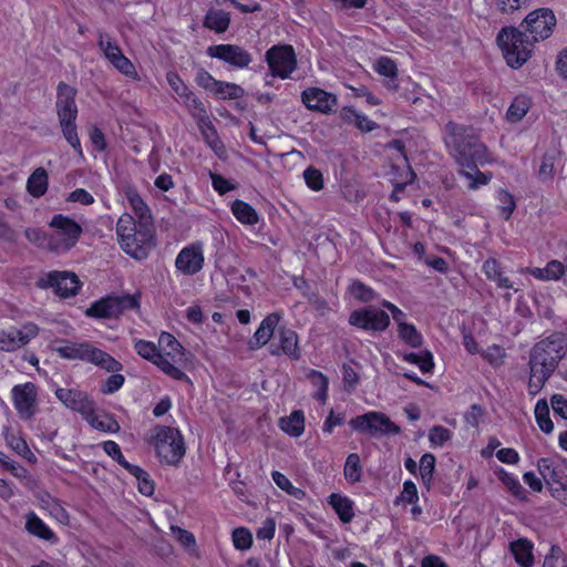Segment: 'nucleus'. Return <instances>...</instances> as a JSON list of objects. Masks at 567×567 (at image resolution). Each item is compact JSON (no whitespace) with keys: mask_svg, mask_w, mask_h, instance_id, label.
I'll return each mask as SVG.
<instances>
[{"mask_svg":"<svg viewBox=\"0 0 567 567\" xmlns=\"http://www.w3.org/2000/svg\"><path fill=\"white\" fill-rule=\"evenodd\" d=\"M39 328L34 323H28L23 330L11 327L10 329H0V350L12 352L30 342L37 337Z\"/></svg>","mask_w":567,"mask_h":567,"instance_id":"f3484780","label":"nucleus"},{"mask_svg":"<svg viewBox=\"0 0 567 567\" xmlns=\"http://www.w3.org/2000/svg\"><path fill=\"white\" fill-rule=\"evenodd\" d=\"M272 480L278 487H280L282 491H286L297 499H302L305 497L306 493L302 489L295 487L289 478L280 472H272Z\"/></svg>","mask_w":567,"mask_h":567,"instance_id":"864d4df0","label":"nucleus"},{"mask_svg":"<svg viewBox=\"0 0 567 567\" xmlns=\"http://www.w3.org/2000/svg\"><path fill=\"white\" fill-rule=\"evenodd\" d=\"M167 83L176 95L181 99V103L188 110L189 114L197 120V122H206L207 127L215 135V127L209 121L208 112L195 93L184 83L181 76L173 71L166 74Z\"/></svg>","mask_w":567,"mask_h":567,"instance_id":"39448f33","label":"nucleus"},{"mask_svg":"<svg viewBox=\"0 0 567 567\" xmlns=\"http://www.w3.org/2000/svg\"><path fill=\"white\" fill-rule=\"evenodd\" d=\"M301 101L310 111L330 114L336 112L338 99L320 87H308L301 93Z\"/></svg>","mask_w":567,"mask_h":567,"instance_id":"6ab92c4d","label":"nucleus"},{"mask_svg":"<svg viewBox=\"0 0 567 567\" xmlns=\"http://www.w3.org/2000/svg\"><path fill=\"white\" fill-rule=\"evenodd\" d=\"M374 70L380 75L388 78L384 85L390 90H398L399 85L395 83V79L398 75V68L394 61L388 56L380 58L375 64Z\"/></svg>","mask_w":567,"mask_h":567,"instance_id":"2f4dec72","label":"nucleus"},{"mask_svg":"<svg viewBox=\"0 0 567 567\" xmlns=\"http://www.w3.org/2000/svg\"><path fill=\"white\" fill-rule=\"evenodd\" d=\"M403 360L409 363L416 364L423 373H429L434 368V361L432 353L426 350L422 354L417 353H405Z\"/></svg>","mask_w":567,"mask_h":567,"instance_id":"de8ad7c7","label":"nucleus"},{"mask_svg":"<svg viewBox=\"0 0 567 567\" xmlns=\"http://www.w3.org/2000/svg\"><path fill=\"white\" fill-rule=\"evenodd\" d=\"M203 245L194 243L184 247L175 259V266L178 271L186 276H193L199 272L204 267Z\"/></svg>","mask_w":567,"mask_h":567,"instance_id":"a211bd4d","label":"nucleus"},{"mask_svg":"<svg viewBox=\"0 0 567 567\" xmlns=\"http://www.w3.org/2000/svg\"><path fill=\"white\" fill-rule=\"evenodd\" d=\"M76 91L64 82H60L56 92V113L59 120L63 118H76L78 107L75 104Z\"/></svg>","mask_w":567,"mask_h":567,"instance_id":"5701e85b","label":"nucleus"},{"mask_svg":"<svg viewBox=\"0 0 567 567\" xmlns=\"http://www.w3.org/2000/svg\"><path fill=\"white\" fill-rule=\"evenodd\" d=\"M550 403L554 412L561 419L567 420V400L561 394H554Z\"/></svg>","mask_w":567,"mask_h":567,"instance_id":"774afa93","label":"nucleus"},{"mask_svg":"<svg viewBox=\"0 0 567 567\" xmlns=\"http://www.w3.org/2000/svg\"><path fill=\"white\" fill-rule=\"evenodd\" d=\"M496 474L498 480L516 498L526 499V492L516 477L503 468H501Z\"/></svg>","mask_w":567,"mask_h":567,"instance_id":"49530a36","label":"nucleus"},{"mask_svg":"<svg viewBox=\"0 0 567 567\" xmlns=\"http://www.w3.org/2000/svg\"><path fill=\"white\" fill-rule=\"evenodd\" d=\"M451 439L452 432L442 425H434L429 432V441L434 446L441 447Z\"/></svg>","mask_w":567,"mask_h":567,"instance_id":"13d9d810","label":"nucleus"},{"mask_svg":"<svg viewBox=\"0 0 567 567\" xmlns=\"http://www.w3.org/2000/svg\"><path fill=\"white\" fill-rule=\"evenodd\" d=\"M231 212L243 224L255 225L258 223V214L256 209L244 200L236 199L231 205Z\"/></svg>","mask_w":567,"mask_h":567,"instance_id":"e433bc0d","label":"nucleus"},{"mask_svg":"<svg viewBox=\"0 0 567 567\" xmlns=\"http://www.w3.org/2000/svg\"><path fill=\"white\" fill-rule=\"evenodd\" d=\"M349 323L365 331L382 332L390 326V317L384 310L369 306L352 311Z\"/></svg>","mask_w":567,"mask_h":567,"instance_id":"ddd939ff","label":"nucleus"},{"mask_svg":"<svg viewBox=\"0 0 567 567\" xmlns=\"http://www.w3.org/2000/svg\"><path fill=\"white\" fill-rule=\"evenodd\" d=\"M497 43L511 68L518 69L530 58L534 42L520 28L505 27L497 34Z\"/></svg>","mask_w":567,"mask_h":567,"instance_id":"7ed1b4c3","label":"nucleus"},{"mask_svg":"<svg viewBox=\"0 0 567 567\" xmlns=\"http://www.w3.org/2000/svg\"><path fill=\"white\" fill-rule=\"evenodd\" d=\"M272 355L286 354L292 360L300 358L297 333L286 327H279L275 333L274 341L269 346Z\"/></svg>","mask_w":567,"mask_h":567,"instance_id":"aec40b11","label":"nucleus"},{"mask_svg":"<svg viewBox=\"0 0 567 567\" xmlns=\"http://www.w3.org/2000/svg\"><path fill=\"white\" fill-rule=\"evenodd\" d=\"M134 349L137 352L138 355H141L143 359H146L151 361L152 363H156L158 359L163 355L155 343L146 340H135L134 341Z\"/></svg>","mask_w":567,"mask_h":567,"instance_id":"09e8293b","label":"nucleus"},{"mask_svg":"<svg viewBox=\"0 0 567 567\" xmlns=\"http://www.w3.org/2000/svg\"><path fill=\"white\" fill-rule=\"evenodd\" d=\"M567 353V336L553 332L536 342L529 352L528 393L538 394Z\"/></svg>","mask_w":567,"mask_h":567,"instance_id":"f03ea898","label":"nucleus"},{"mask_svg":"<svg viewBox=\"0 0 567 567\" xmlns=\"http://www.w3.org/2000/svg\"><path fill=\"white\" fill-rule=\"evenodd\" d=\"M49 177L43 167H38L27 181V190L33 197H41L48 189Z\"/></svg>","mask_w":567,"mask_h":567,"instance_id":"c756f323","label":"nucleus"},{"mask_svg":"<svg viewBox=\"0 0 567 567\" xmlns=\"http://www.w3.org/2000/svg\"><path fill=\"white\" fill-rule=\"evenodd\" d=\"M233 542L237 549H249L252 545V535L247 528L238 527L233 532Z\"/></svg>","mask_w":567,"mask_h":567,"instance_id":"bf43d9fd","label":"nucleus"},{"mask_svg":"<svg viewBox=\"0 0 567 567\" xmlns=\"http://www.w3.org/2000/svg\"><path fill=\"white\" fill-rule=\"evenodd\" d=\"M444 142L451 156L461 167L460 174L468 182L467 188L475 190L492 179V173H483L478 165L488 162L487 150L471 126L449 122L444 128Z\"/></svg>","mask_w":567,"mask_h":567,"instance_id":"f257e3e1","label":"nucleus"},{"mask_svg":"<svg viewBox=\"0 0 567 567\" xmlns=\"http://www.w3.org/2000/svg\"><path fill=\"white\" fill-rule=\"evenodd\" d=\"M158 343L166 351V354H164L166 358L169 357L174 362L182 360L184 355L183 347L173 334L162 332Z\"/></svg>","mask_w":567,"mask_h":567,"instance_id":"58836bf2","label":"nucleus"},{"mask_svg":"<svg viewBox=\"0 0 567 567\" xmlns=\"http://www.w3.org/2000/svg\"><path fill=\"white\" fill-rule=\"evenodd\" d=\"M91 424L93 427H95L100 431L109 432V433H116L117 431H120L118 423L113 417H111L109 415H105L104 419H100L99 416H93L91 419Z\"/></svg>","mask_w":567,"mask_h":567,"instance_id":"e2e57ef3","label":"nucleus"},{"mask_svg":"<svg viewBox=\"0 0 567 567\" xmlns=\"http://www.w3.org/2000/svg\"><path fill=\"white\" fill-rule=\"evenodd\" d=\"M13 405L24 421L32 420L38 413V389L32 382L17 384L11 390Z\"/></svg>","mask_w":567,"mask_h":567,"instance_id":"4468645a","label":"nucleus"},{"mask_svg":"<svg viewBox=\"0 0 567 567\" xmlns=\"http://www.w3.org/2000/svg\"><path fill=\"white\" fill-rule=\"evenodd\" d=\"M482 271L486 276V278L491 281H494L498 288L502 289H512L513 284L504 276L501 264L495 258H488L483 262Z\"/></svg>","mask_w":567,"mask_h":567,"instance_id":"bb28decb","label":"nucleus"},{"mask_svg":"<svg viewBox=\"0 0 567 567\" xmlns=\"http://www.w3.org/2000/svg\"><path fill=\"white\" fill-rule=\"evenodd\" d=\"M497 198L502 217L506 220L509 219L516 207L513 195L505 189H499Z\"/></svg>","mask_w":567,"mask_h":567,"instance_id":"4d7b16f0","label":"nucleus"},{"mask_svg":"<svg viewBox=\"0 0 567 567\" xmlns=\"http://www.w3.org/2000/svg\"><path fill=\"white\" fill-rule=\"evenodd\" d=\"M136 230V224L132 216L125 214L118 218L116 224V235L120 244L123 243V240H128L130 236H135Z\"/></svg>","mask_w":567,"mask_h":567,"instance_id":"8fccbe9b","label":"nucleus"},{"mask_svg":"<svg viewBox=\"0 0 567 567\" xmlns=\"http://www.w3.org/2000/svg\"><path fill=\"white\" fill-rule=\"evenodd\" d=\"M212 185L219 195H225L227 192L235 188V186L225 177L216 173H209Z\"/></svg>","mask_w":567,"mask_h":567,"instance_id":"338daca9","label":"nucleus"},{"mask_svg":"<svg viewBox=\"0 0 567 567\" xmlns=\"http://www.w3.org/2000/svg\"><path fill=\"white\" fill-rule=\"evenodd\" d=\"M212 94L221 100H238L245 95V90L236 83L218 80Z\"/></svg>","mask_w":567,"mask_h":567,"instance_id":"a19ab883","label":"nucleus"},{"mask_svg":"<svg viewBox=\"0 0 567 567\" xmlns=\"http://www.w3.org/2000/svg\"><path fill=\"white\" fill-rule=\"evenodd\" d=\"M556 25V17L548 8H540L527 14L520 24V29L526 32L535 43L547 39Z\"/></svg>","mask_w":567,"mask_h":567,"instance_id":"9b49d317","label":"nucleus"},{"mask_svg":"<svg viewBox=\"0 0 567 567\" xmlns=\"http://www.w3.org/2000/svg\"><path fill=\"white\" fill-rule=\"evenodd\" d=\"M351 295L361 302H370L375 299L374 290L359 280H354L349 287Z\"/></svg>","mask_w":567,"mask_h":567,"instance_id":"603ef678","label":"nucleus"},{"mask_svg":"<svg viewBox=\"0 0 567 567\" xmlns=\"http://www.w3.org/2000/svg\"><path fill=\"white\" fill-rule=\"evenodd\" d=\"M140 308L137 296H107L93 302L85 311V315L97 319L118 318L125 310Z\"/></svg>","mask_w":567,"mask_h":567,"instance_id":"0eeeda50","label":"nucleus"},{"mask_svg":"<svg viewBox=\"0 0 567 567\" xmlns=\"http://www.w3.org/2000/svg\"><path fill=\"white\" fill-rule=\"evenodd\" d=\"M530 107V100L526 95L516 96L507 110L506 117L511 122L520 121Z\"/></svg>","mask_w":567,"mask_h":567,"instance_id":"79ce46f5","label":"nucleus"},{"mask_svg":"<svg viewBox=\"0 0 567 567\" xmlns=\"http://www.w3.org/2000/svg\"><path fill=\"white\" fill-rule=\"evenodd\" d=\"M127 200L140 219V227L150 226L152 224L151 212L142 197L136 192L130 190L127 193Z\"/></svg>","mask_w":567,"mask_h":567,"instance_id":"473e14b6","label":"nucleus"},{"mask_svg":"<svg viewBox=\"0 0 567 567\" xmlns=\"http://www.w3.org/2000/svg\"><path fill=\"white\" fill-rule=\"evenodd\" d=\"M125 382L124 375L114 372L112 373L101 386L103 394H113L118 391Z\"/></svg>","mask_w":567,"mask_h":567,"instance_id":"680f3d73","label":"nucleus"},{"mask_svg":"<svg viewBox=\"0 0 567 567\" xmlns=\"http://www.w3.org/2000/svg\"><path fill=\"white\" fill-rule=\"evenodd\" d=\"M154 447L159 462L167 465H177L185 455L184 439L174 427H157Z\"/></svg>","mask_w":567,"mask_h":567,"instance_id":"20e7f679","label":"nucleus"},{"mask_svg":"<svg viewBox=\"0 0 567 567\" xmlns=\"http://www.w3.org/2000/svg\"><path fill=\"white\" fill-rule=\"evenodd\" d=\"M543 567H567L563 550L559 546H551L550 554L545 557Z\"/></svg>","mask_w":567,"mask_h":567,"instance_id":"0e129e2a","label":"nucleus"},{"mask_svg":"<svg viewBox=\"0 0 567 567\" xmlns=\"http://www.w3.org/2000/svg\"><path fill=\"white\" fill-rule=\"evenodd\" d=\"M343 474L347 481L351 483L360 482L362 478V466L360 463V456L357 453H351L348 455Z\"/></svg>","mask_w":567,"mask_h":567,"instance_id":"c03bdc74","label":"nucleus"},{"mask_svg":"<svg viewBox=\"0 0 567 567\" xmlns=\"http://www.w3.org/2000/svg\"><path fill=\"white\" fill-rule=\"evenodd\" d=\"M206 54L235 69H246L252 62L251 53L237 44H214L207 48Z\"/></svg>","mask_w":567,"mask_h":567,"instance_id":"2eb2a0df","label":"nucleus"},{"mask_svg":"<svg viewBox=\"0 0 567 567\" xmlns=\"http://www.w3.org/2000/svg\"><path fill=\"white\" fill-rule=\"evenodd\" d=\"M435 470V456L432 453H425L420 460V475L424 485L430 486Z\"/></svg>","mask_w":567,"mask_h":567,"instance_id":"3c124183","label":"nucleus"},{"mask_svg":"<svg viewBox=\"0 0 567 567\" xmlns=\"http://www.w3.org/2000/svg\"><path fill=\"white\" fill-rule=\"evenodd\" d=\"M3 436L7 444L19 455L27 458L29 462H35L37 457L29 449L27 442L17 436L13 432H11L8 427L3 430Z\"/></svg>","mask_w":567,"mask_h":567,"instance_id":"f704fd0d","label":"nucleus"},{"mask_svg":"<svg viewBox=\"0 0 567 567\" xmlns=\"http://www.w3.org/2000/svg\"><path fill=\"white\" fill-rule=\"evenodd\" d=\"M349 425L357 432L369 433L371 436L396 435L401 429L388 415L381 412H368L350 420Z\"/></svg>","mask_w":567,"mask_h":567,"instance_id":"9d476101","label":"nucleus"},{"mask_svg":"<svg viewBox=\"0 0 567 567\" xmlns=\"http://www.w3.org/2000/svg\"><path fill=\"white\" fill-rule=\"evenodd\" d=\"M280 321V316L277 312L268 315L259 324L252 338L248 341V347L251 350L260 349L266 346L272 337H275L277 326Z\"/></svg>","mask_w":567,"mask_h":567,"instance_id":"b1692460","label":"nucleus"},{"mask_svg":"<svg viewBox=\"0 0 567 567\" xmlns=\"http://www.w3.org/2000/svg\"><path fill=\"white\" fill-rule=\"evenodd\" d=\"M90 363L100 367L109 372H120L123 370V364L114 359L112 355L106 353L105 351L94 348L91 351Z\"/></svg>","mask_w":567,"mask_h":567,"instance_id":"7c9ffc66","label":"nucleus"},{"mask_svg":"<svg viewBox=\"0 0 567 567\" xmlns=\"http://www.w3.org/2000/svg\"><path fill=\"white\" fill-rule=\"evenodd\" d=\"M537 468L543 480L549 486L553 497L567 501V465L550 457L538 460Z\"/></svg>","mask_w":567,"mask_h":567,"instance_id":"6e6552de","label":"nucleus"},{"mask_svg":"<svg viewBox=\"0 0 567 567\" xmlns=\"http://www.w3.org/2000/svg\"><path fill=\"white\" fill-rule=\"evenodd\" d=\"M329 505L334 509L342 523H350L354 516L353 502L340 494H331L329 496Z\"/></svg>","mask_w":567,"mask_h":567,"instance_id":"c85d7f7f","label":"nucleus"},{"mask_svg":"<svg viewBox=\"0 0 567 567\" xmlns=\"http://www.w3.org/2000/svg\"><path fill=\"white\" fill-rule=\"evenodd\" d=\"M203 24L216 33H224L229 28L230 16L224 10L210 9L207 11Z\"/></svg>","mask_w":567,"mask_h":567,"instance_id":"cd10ccee","label":"nucleus"},{"mask_svg":"<svg viewBox=\"0 0 567 567\" xmlns=\"http://www.w3.org/2000/svg\"><path fill=\"white\" fill-rule=\"evenodd\" d=\"M560 155L556 147H551L545 152L542 158V164L538 169V178L542 182L551 181L555 176V164Z\"/></svg>","mask_w":567,"mask_h":567,"instance_id":"72a5a7b5","label":"nucleus"},{"mask_svg":"<svg viewBox=\"0 0 567 567\" xmlns=\"http://www.w3.org/2000/svg\"><path fill=\"white\" fill-rule=\"evenodd\" d=\"M25 529L30 534L44 540H52L55 538V534L34 513H30L27 516Z\"/></svg>","mask_w":567,"mask_h":567,"instance_id":"4c0bfd02","label":"nucleus"},{"mask_svg":"<svg viewBox=\"0 0 567 567\" xmlns=\"http://www.w3.org/2000/svg\"><path fill=\"white\" fill-rule=\"evenodd\" d=\"M265 58L272 76L288 79L297 66L293 48L288 44L271 47Z\"/></svg>","mask_w":567,"mask_h":567,"instance_id":"f8f14e48","label":"nucleus"},{"mask_svg":"<svg viewBox=\"0 0 567 567\" xmlns=\"http://www.w3.org/2000/svg\"><path fill=\"white\" fill-rule=\"evenodd\" d=\"M93 346L89 342L64 341L62 346L54 348V351L63 359L90 361Z\"/></svg>","mask_w":567,"mask_h":567,"instance_id":"393cba45","label":"nucleus"},{"mask_svg":"<svg viewBox=\"0 0 567 567\" xmlns=\"http://www.w3.org/2000/svg\"><path fill=\"white\" fill-rule=\"evenodd\" d=\"M155 365L174 380L189 382V378L186 375V373L171 363L164 354L158 359Z\"/></svg>","mask_w":567,"mask_h":567,"instance_id":"5fc2aeb1","label":"nucleus"},{"mask_svg":"<svg viewBox=\"0 0 567 567\" xmlns=\"http://www.w3.org/2000/svg\"><path fill=\"white\" fill-rule=\"evenodd\" d=\"M54 231L49 237V248L53 251H66L72 248L82 234L81 226L70 217L55 215L49 223Z\"/></svg>","mask_w":567,"mask_h":567,"instance_id":"423d86ee","label":"nucleus"},{"mask_svg":"<svg viewBox=\"0 0 567 567\" xmlns=\"http://www.w3.org/2000/svg\"><path fill=\"white\" fill-rule=\"evenodd\" d=\"M76 118H63L59 120L62 134L70 146L78 153L79 155H83L81 142L78 135V128L75 124Z\"/></svg>","mask_w":567,"mask_h":567,"instance_id":"ea45409f","label":"nucleus"},{"mask_svg":"<svg viewBox=\"0 0 567 567\" xmlns=\"http://www.w3.org/2000/svg\"><path fill=\"white\" fill-rule=\"evenodd\" d=\"M533 543L527 538H519L509 544L511 553L513 554L515 561L522 567H533Z\"/></svg>","mask_w":567,"mask_h":567,"instance_id":"a878e982","label":"nucleus"},{"mask_svg":"<svg viewBox=\"0 0 567 567\" xmlns=\"http://www.w3.org/2000/svg\"><path fill=\"white\" fill-rule=\"evenodd\" d=\"M99 48L103 52L105 59L126 76L136 74L134 64L122 53L117 43L107 34L99 31Z\"/></svg>","mask_w":567,"mask_h":567,"instance_id":"dca6fc26","label":"nucleus"},{"mask_svg":"<svg viewBox=\"0 0 567 567\" xmlns=\"http://www.w3.org/2000/svg\"><path fill=\"white\" fill-rule=\"evenodd\" d=\"M55 396L68 409L81 414H87L94 410V403L83 391L76 389L58 388L55 390Z\"/></svg>","mask_w":567,"mask_h":567,"instance_id":"4be33fe9","label":"nucleus"},{"mask_svg":"<svg viewBox=\"0 0 567 567\" xmlns=\"http://www.w3.org/2000/svg\"><path fill=\"white\" fill-rule=\"evenodd\" d=\"M280 427L291 436H300L305 431V416L302 411H293L288 417H282L280 420Z\"/></svg>","mask_w":567,"mask_h":567,"instance_id":"c9c22d12","label":"nucleus"},{"mask_svg":"<svg viewBox=\"0 0 567 567\" xmlns=\"http://www.w3.org/2000/svg\"><path fill=\"white\" fill-rule=\"evenodd\" d=\"M398 333L400 339L412 348H420L423 343V337L414 324L406 322L401 324L398 327Z\"/></svg>","mask_w":567,"mask_h":567,"instance_id":"a18cd8bd","label":"nucleus"},{"mask_svg":"<svg viewBox=\"0 0 567 567\" xmlns=\"http://www.w3.org/2000/svg\"><path fill=\"white\" fill-rule=\"evenodd\" d=\"M308 378L311 380L315 386L318 388L315 398L320 401H326L328 395V379L321 372L311 370L308 374Z\"/></svg>","mask_w":567,"mask_h":567,"instance_id":"6e6d98bb","label":"nucleus"},{"mask_svg":"<svg viewBox=\"0 0 567 567\" xmlns=\"http://www.w3.org/2000/svg\"><path fill=\"white\" fill-rule=\"evenodd\" d=\"M120 246L127 255L136 260L147 258L153 247L150 226L141 227L140 230L135 231V236H130V239L123 240Z\"/></svg>","mask_w":567,"mask_h":567,"instance_id":"412c9836","label":"nucleus"},{"mask_svg":"<svg viewBox=\"0 0 567 567\" xmlns=\"http://www.w3.org/2000/svg\"><path fill=\"white\" fill-rule=\"evenodd\" d=\"M535 419L539 429L549 434L554 430V423L549 417V406L545 399L538 400L535 405Z\"/></svg>","mask_w":567,"mask_h":567,"instance_id":"37998d69","label":"nucleus"},{"mask_svg":"<svg viewBox=\"0 0 567 567\" xmlns=\"http://www.w3.org/2000/svg\"><path fill=\"white\" fill-rule=\"evenodd\" d=\"M35 286L40 289H52L61 298H69L78 295L81 281L74 272L52 270L42 274Z\"/></svg>","mask_w":567,"mask_h":567,"instance_id":"1a4fd4ad","label":"nucleus"},{"mask_svg":"<svg viewBox=\"0 0 567 567\" xmlns=\"http://www.w3.org/2000/svg\"><path fill=\"white\" fill-rule=\"evenodd\" d=\"M217 81L218 80H216L208 71L203 68H199L195 75L196 84L210 93L217 85Z\"/></svg>","mask_w":567,"mask_h":567,"instance_id":"69168bd1","label":"nucleus"},{"mask_svg":"<svg viewBox=\"0 0 567 567\" xmlns=\"http://www.w3.org/2000/svg\"><path fill=\"white\" fill-rule=\"evenodd\" d=\"M303 177H305L306 184L312 190L318 192L323 188V177L319 169L313 168V167H308L303 172Z\"/></svg>","mask_w":567,"mask_h":567,"instance_id":"052dcab7","label":"nucleus"}]
</instances>
